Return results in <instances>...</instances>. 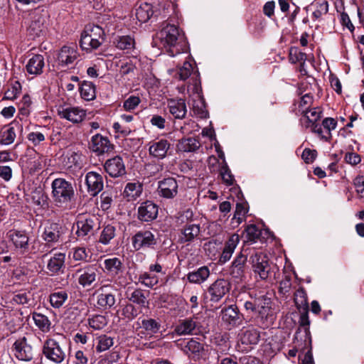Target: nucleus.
I'll return each mask as SVG.
<instances>
[{"mask_svg": "<svg viewBox=\"0 0 364 364\" xmlns=\"http://www.w3.org/2000/svg\"><path fill=\"white\" fill-rule=\"evenodd\" d=\"M202 350H203V345L194 339H191L188 341L185 346L186 353L199 355Z\"/></svg>", "mask_w": 364, "mask_h": 364, "instance_id": "680f3d73", "label": "nucleus"}, {"mask_svg": "<svg viewBox=\"0 0 364 364\" xmlns=\"http://www.w3.org/2000/svg\"><path fill=\"white\" fill-rule=\"evenodd\" d=\"M78 56L75 46H63L58 54V60L60 65H68L72 64Z\"/></svg>", "mask_w": 364, "mask_h": 364, "instance_id": "c85d7f7f", "label": "nucleus"}, {"mask_svg": "<svg viewBox=\"0 0 364 364\" xmlns=\"http://www.w3.org/2000/svg\"><path fill=\"white\" fill-rule=\"evenodd\" d=\"M152 6L146 2H141L136 9V18L139 22H146L153 15Z\"/></svg>", "mask_w": 364, "mask_h": 364, "instance_id": "e433bc0d", "label": "nucleus"}, {"mask_svg": "<svg viewBox=\"0 0 364 364\" xmlns=\"http://www.w3.org/2000/svg\"><path fill=\"white\" fill-rule=\"evenodd\" d=\"M109 289H112V287L107 285L101 287L97 295V304L104 309H111L116 302L115 295L112 292L109 291Z\"/></svg>", "mask_w": 364, "mask_h": 364, "instance_id": "412c9836", "label": "nucleus"}, {"mask_svg": "<svg viewBox=\"0 0 364 364\" xmlns=\"http://www.w3.org/2000/svg\"><path fill=\"white\" fill-rule=\"evenodd\" d=\"M31 199L33 204L43 207L48 205V196L41 188H35L31 194Z\"/></svg>", "mask_w": 364, "mask_h": 364, "instance_id": "3c124183", "label": "nucleus"}, {"mask_svg": "<svg viewBox=\"0 0 364 364\" xmlns=\"http://www.w3.org/2000/svg\"><path fill=\"white\" fill-rule=\"evenodd\" d=\"M90 149L97 155H102L112 151L114 145L109 141L107 137L97 134L92 136Z\"/></svg>", "mask_w": 364, "mask_h": 364, "instance_id": "ddd939ff", "label": "nucleus"}, {"mask_svg": "<svg viewBox=\"0 0 364 364\" xmlns=\"http://www.w3.org/2000/svg\"><path fill=\"white\" fill-rule=\"evenodd\" d=\"M239 242L240 236L238 234L234 233L230 236L225 243L223 252L218 260L220 264H224L230 259Z\"/></svg>", "mask_w": 364, "mask_h": 364, "instance_id": "6ab92c4d", "label": "nucleus"}, {"mask_svg": "<svg viewBox=\"0 0 364 364\" xmlns=\"http://www.w3.org/2000/svg\"><path fill=\"white\" fill-rule=\"evenodd\" d=\"M314 6L316 9L313 11L312 16L315 20L319 19L328 11V3L326 0L316 1Z\"/></svg>", "mask_w": 364, "mask_h": 364, "instance_id": "bf43d9fd", "label": "nucleus"}, {"mask_svg": "<svg viewBox=\"0 0 364 364\" xmlns=\"http://www.w3.org/2000/svg\"><path fill=\"white\" fill-rule=\"evenodd\" d=\"M21 129L22 126L19 124L18 122H11L1 131L0 134V144L3 145L11 144L16 137V131Z\"/></svg>", "mask_w": 364, "mask_h": 364, "instance_id": "4be33fe9", "label": "nucleus"}, {"mask_svg": "<svg viewBox=\"0 0 364 364\" xmlns=\"http://www.w3.org/2000/svg\"><path fill=\"white\" fill-rule=\"evenodd\" d=\"M116 47L120 50L129 53L134 48L135 41L129 35L118 36L114 42Z\"/></svg>", "mask_w": 364, "mask_h": 364, "instance_id": "ea45409f", "label": "nucleus"}, {"mask_svg": "<svg viewBox=\"0 0 364 364\" xmlns=\"http://www.w3.org/2000/svg\"><path fill=\"white\" fill-rule=\"evenodd\" d=\"M103 264V271L111 277H116L122 272L123 264L118 257L105 259Z\"/></svg>", "mask_w": 364, "mask_h": 364, "instance_id": "c756f323", "label": "nucleus"}, {"mask_svg": "<svg viewBox=\"0 0 364 364\" xmlns=\"http://www.w3.org/2000/svg\"><path fill=\"white\" fill-rule=\"evenodd\" d=\"M127 298L130 301L136 304L141 307L146 308L149 306V302L147 299V295H145L144 291L140 289L133 290L128 294Z\"/></svg>", "mask_w": 364, "mask_h": 364, "instance_id": "a19ab883", "label": "nucleus"}, {"mask_svg": "<svg viewBox=\"0 0 364 364\" xmlns=\"http://www.w3.org/2000/svg\"><path fill=\"white\" fill-rule=\"evenodd\" d=\"M44 65L43 56L39 54L35 55L27 63L26 71L30 75H38L43 73Z\"/></svg>", "mask_w": 364, "mask_h": 364, "instance_id": "2f4dec72", "label": "nucleus"}, {"mask_svg": "<svg viewBox=\"0 0 364 364\" xmlns=\"http://www.w3.org/2000/svg\"><path fill=\"white\" fill-rule=\"evenodd\" d=\"M254 272L262 280L268 279L272 267L268 257L262 252H255L250 257Z\"/></svg>", "mask_w": 364, "mask_h": 364, "instance_id": "39448f33", "label": "nucleus"}, {"mask_svg": "<svg viewBox=\"0 0 364 364\" xmlns=\"http://www.w3.org/2000/svg\"><path fill=\"white\" fill-rule=\"evenodd\" d=\"M43 355L55 364H60L67 359V348L64 342L54 338H47L42 347Z\"/></svg>", "mask_w": 364, "mask_h": 364, "instance_id": "7ed1b4c3", "label": "nucleus"}, {"mask_svg": "<svg viewBox=\"0 0 364 364\" xmlns=\"http://www.w3.org/2000/svg\"><path fill=\"white\" fill-rule=\"evenodd\" d=\"M30 299L28 293L26 292H18L14 294L12 298L6 303L14 305H24L28 303Z\"/></svg>", "mask_w": 364, "mask_h": 364, "instance_id": "e2e57ef3", "label": "nucleus"}, {"mask_svg": "<svg viewBox=\"0 0 364 364\" xmlns=\"http://www.w3.org/2000/svg\"><path fill=\"white\" fill-rule=\"evenodd\" d=\"M95 218L89 217L77 222L76 234L80 237H85L92 233L95 225Z\"/></svg>", "mask_w": 364, "mask_h": 364, "instance_id": "72a5a7b5", "label": "nucleus"}, {"mask_svg": "<svg viewBox=\"0 0 364 364\" xmlns=\"http://www.w3.org/2000/svg\"><path fill=\"white\" fill-rule=\"evenodd\" d=\"M65 231L61 224L48 221L44 225L41 238L48 244L58 243L63 240Z\"/></svg>", "mask_w": 364, "mask_h": 364, "instance_id": "423d86ee", "label": "nucleus"}, {"mask_svg": "<svg viewBox=\"0 0 364 364\" xmlns=\"http://www.w3.org/2000/svg\"><path fill=\"white\" fill-rule=\"evenodd\" d=\"M253 312L257 314V322L263 328L272 325L274 320V316L270 308H256Z\"/></svg>", "mask_w": 364, "mask_h": 364, "instance_id": "cd10ccee", "label": "nucleus"}, {"mask_svg": "<svg viewBox=\"0 0 364 364\" xmlns=\"http://www.w3.org/2000/svg\"><path fill=\"white\" fill-rule=\"evenodd\" d=\"M141 102L139 97L132 95L129 97L123 103V107L126 111L134 110Z\"/></svg>", "mask_w": 364, "mask_h": 364, "instance_id": "338daca9", "label": "nucleus"}, {"mask_svg": "<svg viewBox=\"0 0 364 364\" xmlns=\"http://www.w3.org/2000/svg\"><path fill=\"white\" fill-rule=\"evenodd\" d=\"M68 298L65 291H59L50 294L49 301L50 305L55 309L60 308Z\"/></svg>", "mask_w": 364, "mask_h": 364, "instance_id": "8fccbe9b", "label": "nucleus"}, {"mask_svg": "<svg viewBox=\"0 0 364 364\" xmlns=\"http://www.w3.org/2000/svg\"><path fill=\"white\" fill-rule=\"evenodd\" d=\"M337 124L338 122L335 118L326 117L322 120L321 125L313 124L311 132L317 134L320 139L329 142L332 139L331 132L336 129Z\"/></svg>", "mask_w": 364, "mask_h": 364, "instance_id": "6e6552de", "label": "nucleus"}, {"mask_svg": "<svg viewBox=\"0 0 364 364\" xmlns=\"http://www.w3.org/2000/svg\"><path fill=\"white\" fill-rule=\"evenodd\" d=\"M141 328L146 331L147 334L154 335L159 331L161 323L154 318H144L141 321Z\"/></svg>", "mask_w": 364, "mask_h": 364, "instance_id": "603ef678", "label": "nucleus"}, {"mask_svg": "<svg viewBox=\"0 0 364 364\" xmlns=\"http://www.w3.org/2000/svg\"><path fill=\"white\" fill-rule=\"evenodd\" d=\"M197 326L196 322L192 318H188L179 321L175 327L174 332L178 336H186L194 333Z\"/></svg>", "mask_w": 364, "mask_h": 364, "instance_id": "473e14b6", "label": "nucleus"}, {"mask_svg": "<svg viewBox=\"0 0 364 364\" xmlns=\"http://www.w3.org/2000/svg\"><path fill=\"white\" fill-rule=\"evenodd\" d=\"M248 210L244 203H237L233 217L231 219V224L233 228L239 226L245 220Z\"/></svg>", "mask_w": 364, "mask_h": 364, "instance_id": "37998d69", "label": "nucleus"}, {"mask_svg": "<svg viewBox=\"0 0 364 364\" xmlns=\"http://www.w3.org/2000/svg\"><path fill=\"white\" fill-rule=\"evenodd\" d=\"M52 198L58 207L66 206L75 197L73 184L62 178L54 179L51 183Z\"/></svg>", "mask_w": 364, "mask_h": 364, "instance_id": "f03ea898", "label": "nucleus"}, {"mask_svg": "<svg viewBox=\"0 0 364 364\" xmlns=\"http://www.w3.org/2000/svg\"><path fill=\"white\" fill-rule=\"evenodd\" d=\"M200 233V225L196 224L187 225L183 230L181 240L188 242L193 241Z\"/></svg>", "mask_w": 364, "mask_h": 364, "instance_id": "a18cd8bd", "label": "nucleus"}, {"mask_svg": "<svg viewBox=\"0 0 364 364\" xmlns=\"http://www.w3.org/2000/svg\"><path fill=\"white\" fill-rule=\"evenodd\" d=\"M168 107L169 112L176 119H183L187 112L186 102L183 99L169 100Z\"/></svg>", "mask_w": 364, "mask_h": 364, "instance_id": "7c9ffc66", "label": "nucleus"}, {"mask_svg": "<svg viewBox=\"0 0 364 364\" xmlns=\"http://www.w3.org/2000/svg\"><path fill=\"white\" fill-rule=\"evenodd\" d=\"M142 192V186L139 182L129 183L126 185L124 191V196L128 200H134L138 198Z\"/></svg>", "mask_w": 364, "mask_h": 364, "instance_id": "49530a36", "label": "nucleus"}, {"mask_svg": "<svg viewBox=\"0 0 364 364\" xmlns=\"http://www.w3.org/2000/svg\"><path fill=\"white\" fill-rule=\"evenodd\" d=\"M70 258L77 262H85L87 260L88 252L84 247H73L68 254Z\"/></svg>", "mask_w": 364, "mask_h": 364, "instance_id": "6e6d98bb", "label": "nucleus"}, {"mask_svg": "<svg viewBox=\"0 0 364 364\" xmlns=\"http://www.w3.org/2000/svg\"><path fill=\"white\" fill-rule=\"evenodd\" d=\"M294 302L298 308L306 307L307 296L304 289H299L294 294Z\"/></svg>", "mask_w": 364, "mask_h": 364, "instance_id": "0e129e2a", "label": "nucleus"}, {"mask_svg": "<svg viewBox=\"0 0 364 364\" xmlns=\"http://www.w3.org/2000/svg\"><path fill=\"white\" fill-rule=\"evenodd\" d=\"M230 289V282L225 279H218L212 283L207 289L205 299H209L211 302L220 301Z\"/></svg>", "mask_w": 364, "mask_h": 364, "instance_id": "0eeeda50", "label": "nucleus"}, {"mask_svg": "<svg viewBox=\"0 0 364 364\" xmlns=\"http://www.w3.org/2000/svg\"><path fill=\"white\" fill-rule=\"evenodd\" d=\"M65 253L56 252L53 254L47 263V269L52 274H58L63 272L65 269Z\"/></svg>", "mask_w": 364, "mask_h": 364, "instance_id": "bb28decb", "label": "nucleus"}, {"mask_svg": "<svg viewBox=\"0 0 364 364\" xmlns=\"http://www.w3.org/2000/svg\"><path fill=\"white\" fill-rule=\"evenodd\" d=\"M247 260V257L243 254L242 251L236 255L229 268V272L232 277L242 279L245 277Z\"/></svg>", "mask_w": 364, "mask_h": 364, "instance_id": "2eb2a0df", "label": "nucleus"}, {"mask_svg": "<svg viewBox=\"0 0 364 364\" xmlns=\"http://www.w3.org/2000/svg\"><path fill=\"white\" fill-rule=\"evenodd\" d=\"M133 247L136 250L151 247L156 243L154 235L148 230H141L136 232L132 238Z\"/></svg>", "mask_w": 364, "mask_h": 364, "instance_id": "1a4fd4ad", "label": "nucleus"}, {"mask_svg": "<svg viewBox=\"0 0 364 364\" xmlns=\"http://www.w3.org/2000/svg\"><path fill=\"white\" fill-rule=\"evenodd\" d=\"M115 235V227L111 225H107L103 228L100 236L99 242L103 245H108Z\"/></svg>", "mask_w": 364, "mask_h": 364, "instance_id": "5fc2aeb1", "label": "nucleus"}, {"mask_svg": "<svg viewBox=\"0 0 364 364\" xmlns=\"http://www.w3.org/2000/svg\"><path fill=\"white\" fill-rule=\"evenodd\" d=\"M79 274L78 282L82 287L90 286L97 277V269L94 265H87L77 271Z\"/></svg>", "mask_w": 364, "mask_h": 364, "instance_id": "b1692460", "label": "nucleus"}, {"mask_svg": "<svg viewBox=\"0 0 364 364\" xmlns=\"http://www.w3.org/2000/svg\"><path fill=\"white\" fill-rule=\"evenodd\" d=\"M161 46L168 55L174 57L183 53L187 47V41L183 32L176 25L164 23L156 33Z\"/></svg>", "mask_w": 364, "mask_h": 364, "instance_id": "f257e3e1", "label": "nucleus"}, {"mask_svg": "<svg viewBox=\"0 0 364 364\" xmlns=\"http://www.w3.org/2000/svg\"><path fill=\"white\" fill-rule=\"evenodd\" d=\"M107 323L105 316L102 315H95L88 318V324L94 330H100Z\"/></svg>", "mask_w": 364, "mask_h": 364, "instance_id": "13d9d810", "label": "nucleus"}, {"mask_svg": "<svg viewBox=\"0 0 364 364\" xmlns=\"http://www.w3.org/2000/svg\"><path fill=\"white\" fill-rule=\"evenodd\" d=\"M178 185L174 178L168 177L159 181L158 183V193L161 197L172 199L178 194Z\"/></svg>", "mask_w": 364, "mask_h": 364, "instance_id": "9d476101", "label": "nucleus"}, {"mask_svg": "<svg viewBox=\"0 0 364 364\" xmlns=\"http://www.w3.org/2000/svg\"><path fill=\"white\" fill-rule=\"evenodd\" d=\"M303 117L307 120L308 124L306 127H311L313 124H317L316 122L321 118L322 112L318 108L306 109L302 111Z\"/></svg>", "mask_w": 364, "mask_h": 364, "instance_id": "864d4df0", "label": "nucleus"}, {"mask_svg": "<svg viewBox=\"0 0 364 364\" xmlns=\"http://www.w3.org/2000/svg\"><path fill=\"white\" fill-rule=\"evenodd\" d=\"M193 72V66L191 63L188 61H185L182 65L179 68V71L178 73L180 80H185L190 77Z\"/></svg>", "mask_w": 364, "mask_h": 364, "instance_id": "774afa93", "label": "nucleus"}, {"mask_svg": "<svg viewBox=\"0 0 364 364\" xmlns=\"http://www.w3.org/2000/svg\"><path fill=\"white\" fill-rule=\"evenodd\" d=\"M210 275V271L208 267L202 266L186 274L187 280L195 284H201L208 280Z\"/></svg>", "mask_w": 364, "mask_h": 364, "instance_id": "a878e982", "label": "nucleus"}, {"mask_svg": "<svg viewBox=\"0 0 364 364\" xmlns=\"http://www.w3.org/2000/svg\"><path fill=\"white\" fill-rule=\"evenodd\" d=\"M200 142L195 138H186L179 141L177 149L183 152H192L199 149Z\"/></svg>", "mask_w": 364, "mask_h": 364, "instance_id": "58836bf2", "label": "nucleus"}, {"mask_svg": "<svg viewBox=\"0 0 364 364\" xmlns=\"http://www.w3.org/2000/svg\"><path fill=\"white\" fill-rule=\"evenodd\" d=\"M158 215V206L150 200L140 204L138 208V218L144 222L152 221Z\"/></svg>", "mask_w": 364, "mask_h": 364, "instance_id": "f3484780", "label": "nucleus"}, {"mask_svg": "<svg viewBox=\"0 0 364 364\" xmlns=\"http://www.w3.org/2000/svg\"><path fill=\"white\" fill-rule=\"evenodd\" d=\"M45 24V18L41 14H33L31 18V22L28 24V29L33 32L35 35H38V33L42 31Z\"/></svg>", "mask_w": 364, "mask_h": 364, "instance_id": "de8ad7c7", "label": "nucleus"}, {"mask_svg": "<svg viewBox=\"0 0 364 364\" xmlns=\"http://www.w3.org/2000/svg\"><path fill=\"white\" fill-rule=\"evenodd\" d=\"M80 92L85 100H92L96 97L95 87L91 82L84 81L80 87Z\"/></svg>", "mask_w": 364, "mask_h": 364, "instance_id": "c03bdc74", "label": "nucleus"}, {"mask_svg": "<svg viewBox=\"0 0 364 364\" xmlns=\"http://www.w3.org/2000/svg\"><path fill=\"white\" fill-rule=\"evenodd\" d=\"M289 60L292 63L301 62L304 64L306 60V55L297 48H291L289 51Z\"/></svg>", "mask_w": 364, "mask_h": 364, "instance_id": "69168bd1", "label": "nucleus"}, {"mask_svg": "<svg viewBox=\"0 0 364 364\" xmlns=\"http://www.w3.org/2000/svg\"><path fill=\"white\" fill-rule=\"evenodd\" d=\"M222 320L232 326H237L242 323V317L237 307L230 305L222 311Z\"/></svg>", "mask_w": 364, "mask_h": 364, "instance_id": "5701e85b", "label": "nucleus"}, {"mask_svg": "<svg viewBox=\"0 0 364 364\" xmlns=\"http://www.w3.org/2000/svg\"><path fill=\"white\" fill-rule=\"evenodd\" d=\"M60 118L65 119L73 123H79L86 116L85 111L78 107H63L58 110Z\"/></svg>", "mask_w": 364, "mask_h": 364, "instance_id": "a211bd4d", "label": "nucleus"}, {"mask_svg": "<svg viewBox=\"0 0 364 364\" xmlns=\"http://www.w3.org/2000/svg\"><path fill=\"white\" fill-rule=\"evenodd\" d=\"M82 155L73 151H68L61 157L63 166L68 169L80 168Z\"/></svg>", "mask_w": 364, "mask_h": 364, "instance_id": "f704fd0d", "label": "nucleus"}, {"mask_svg": "<svg viewBox=\"0 0 364 364\" xmlns=\"http://www.w3.org/2000/svg\"><path fill=\"white\" fill-rule=\"evenodd\" d=\"M32 319L34 321L35 325L43 333H47L50 330L51 322L49 318L41 314L33 312L32 314Z\"/></svg>", "mask_w": 364, "mask_h": 364, "instance_id": "79ce46f5", "label": "nucleus"}, {"mask_svg": "<svg viewBox=\"0 0 364 364\" xmlns=\"http://www.w3.org/2000/svg\"><path fill=\"white\" fill-rule=\"evenodd\" d=\"M9 237L17 251L22 254L27 252L29 245V237L26 232L21 230H11L9 232Z\"/></svg>", "mask_w": 364, "mask_h": 364, "instance_id": "dca6fc26", "label": "nucleus"}, {"mask_svg": "<svg viewBox=\"0 0 364 364\" xmlns=\"http://www.w3.org/2000/svg\"><path fill=\"white\" fill-rule=\"evenodd\" d=\"M104 31L95 25H87L81 34L80 47L86 51L97 49L102 43Z\"/></svg>", "mask_w": 364, "mask_h": 364, "instance_id": "20e7f679", "label": "nucleus"}, {"mask_svg": "<svg viewBox=\"0 0 364 364\" xmlns=\"http://www.w3.org/2000/svg\"><path fill=\"white\" fill-rule=\"evenodd\" d=\"M272 301L267 295H261L256 297L252 301H247L244 304L247 311H254L256 308H270Z\"/></svg>", "mask_w": 364, "mask_h": 364, "instance_id": "c9c22d12", "label": "nucleus"}, {"mask_svg": "<svg viewBox=\"0 0 364 364\" xmlns=\"http://www.w3.org/2000/svg\"><path fill=\"white\" fill-rule=\"evenodd\" d=\"M139 281L144 286L151 288L159 282V277L151 272H143L139 277Z\"/></svg>", "mask_w": 364, "mask_h": 364, "instance_id": "4d7b16f0", "label": "nucleus"}, {"mask_svg": "<svg viewBox=\"0 0 364 364\" xmlns=\"http://www.w3.org/2000/svg\"><path fill=\"white\" fill-rule=\"evenodd\" d=\"M245 234L248 242H255L261 235V230L256 225H250L245 229Z\"/></svg>", "mask_w": 364, "mask_h": 364, "instance_id": "052dcab7", "label": "nucleus"}, {"mask_svg": "<svg viewBox=\"0 0 364 364\" xmlns=\"http://www.w3.org/2000/svg\"><path fill=\"white\" fill-rule=\"evenodd\" d=\"M171 144L165 139L154 140L149 144V154L158 160H162L167 156Z\"/></svg>", "mask_w": 364, "mask_h": 364, "instance_id": "9b49d317", "label": "nucleus"}, {"mask_svg": "<svg viewBox=\"0 0 364 364\" xmlns=\"http://www.w3.org/2000/svg\"><path fill=\"white\" fill-rule=\"evenodd\" d=\"M192 111L193 114L200 118H205L207 117V112L205 110L203 97L192 98Z\"/></svg>", "mask_w": 364, "mask_h": 364, "instance_id": "09e8293b", "label": "nucleus"}, {"mask_svg": "<svg viewBox=\"0 0 364 364\" xmlns=\"http://www.w3.org/2000/svg\"><path fill=\"white\" fill-rule=\"evenodd\" d=\"M114 338L106 334H101L95 338L96 351L101 353L109 350L114 343Z\"/></svg>", "mask_w": 364, "mask_h": 364, "instance_id": "4c0bfd02", "label": "nucleus"}, {"mask_svg": "<svg viewBox=\"0 0 364 364\" xmlns=\"http://www.w3.org/2000/svg\"><path fill=\"white\" fill-rule=\"evenodd\" d=\"M239 335L241 343L245 345H256L260 338L259 331L252 326L243 327Z\"/></svg>", "mask_w": 364, "mask_h": 364, "instance_id": "393cba45", "label": "nucleus"}, {"mask_svg": "<svg viewBox=\"0 0 364 364\" xmlns=\"http://www.w3.org/2000/svg\"><path fill=\"white\" fill-rule=\"evenodd\" d=\"M15 356L21 360L28 361L33 358L32 348L25 337L17 340L14 344Z\"/></svg>", "mask_w": 364, "mask_h": 364, "instance_id": "aec40b11", "label": "nucleus"}, {"mask_svg": "<svg viewBox=\"0 0 364 364\" xmlns=\"http://www.w3.org/2000/svg\"><path fill=\"white\" fill-rule=\"evenodd\" d=\"M104 167L106 172L112 177H119L126 173L124 161L119 156L107 159Z\"/></svg>", "mask_w": 364, "mask_h": 364, "instance_id": "4468645a", "label": "nucleus"}, {"mask_svg": "<svg viewBox=\"0 0 364 364\" xmlns=\"http://www.w3.org/2000/svg\"><path fill=\"white\" fill-rule=\"evenodd\" d=\"M87 192L91 196H96L104 187L102 176L95 171H90L85 176Z\"/></svg>", "mask_w": 364, "mask_h": 364, "instance_id": "f8f14e48", "label": "nucleus"}]
</instances>
